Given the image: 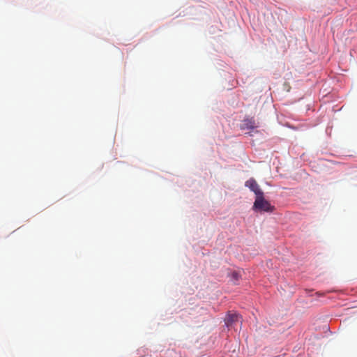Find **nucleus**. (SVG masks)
I'll return each mask as SVG.
<instances>
[{"mask_svg":"<svg viewBox=\"0 0 357 357\" xmlns=\"http://www.w3.org/2000/svg\"><path fill=\"white\" fill-rule=\"evenodd\" d=\"M255 128H257V126L253 119H245L243 121V129H255Z\"/></svg>","mask_w":357,"mask_h":357,"instance_id":"20e7f679","label":"nucleus"},{"mask_svg":"<svg viewBox=\"0 0 357 357\" xmlns=\"http://www.w3.org/2000/svg\"><path fill=\"white\" fill-rule=\"evenodd\" d=\"M232 276V278L234 280H238V278H239V274L236 272H234L231 275Z\"/></svg>","mask_w":357,"mask_h":357,"instance_id":"39448f33","label":"nucleus"},{"mask_svg":"<svg viewBox=\"0 0 357 357\" xmlns=\"http://www.w3.org/2000/svg\"><path fill=\"white\" fill-rule=\"evenodd\" d=\"M241 317L238 314L229 313L226 316L225 319V324L227 326H230L235 322H238V321L241 322Z\"/></svg>","mask_w":357,"mask_h":357,"instance_id":"7ed1b4c3","label":"nucleus"},{"mask_svg":"<svg viewBox=\"0 0 357 357\" xmlns=\"http://www.w3.org/2000/svg\"><path fill=\"white\" fill-rule=\"evenodd\" d=\"M253 208L260 212H273L275 207L264 197V193L261 195L256 197L253 204Z\"/></svg>","mask_w":357,"mask_h":357,"instance_id":"f257e3e1","label":"nucleus"},{"mask_svg":"<svg viewBox=\"0 0 357 357\" xmlns=\"http://www.w3.org/2000/svg\"><path fill=\"white\" fill-rule=\"evenodd\" d=\"M245 185L250 188V190L255 194L256 197L261 195L264 193L263 191L260 189L257 181L253 178L248 179L245 182Z\"/></svg>","mask_w":357,"mask_h":357,"instance_id":"f03ea898","label":"nucleus"}]
</instances>
